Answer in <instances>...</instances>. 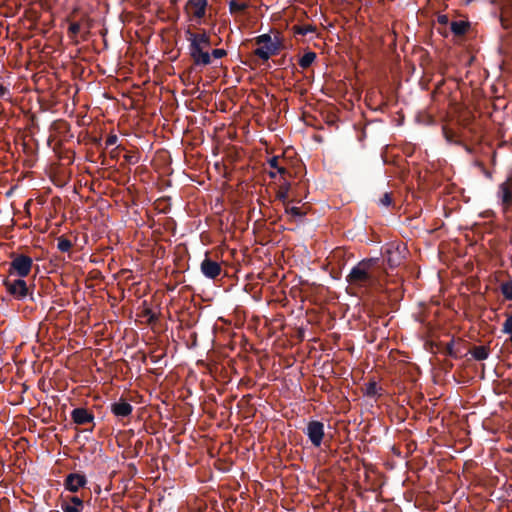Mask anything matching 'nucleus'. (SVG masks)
Listing matches in <instances>:
<instances>
[{"label": "nucleus", "mask_w": 512, "mask_h": 512, "mask_svg": "<svg viewBox=\"0 0 512 512\" xmlns=\"http://www.w3.org/2000/svg\"><path fill=\"white\" fill-rule=\"evenodd\" d=\"M377 258H367L358 262L346 276L348 284L368 290L380 285V269Z\"/></svg>", "instance_id": "nucleus-1"}, {"label": "nucleus", "mask_w": 512, "mask_h": 512, "mask_svg": "<svg viewBox=\"0 0 512 512\" xmlns=\"http://www.w3.org/2000/svg\"><path fill=\"white\" fill-rule=\"evenodd\" d=\"M186 40L189 43L188 53L194 65L207 66L211 64L210 49L211 37L206 31L200 33L192 32L190 29L185 31Z\"/></svg>", "instance_id": "nucleus-2"}, {"label": "nucleus", "mask_w": 512, "mask_h": 512, "mask_svg": "<svg viewBox=\"0 0 512 512\" xmlns=\"http://www.w3.org/2000/svg\"><path fill=\"white\" fill-rule=\"evenodd\" d=\"M256 44L259 46L255 49L254 53L263 61H268L269 58L279 51L280 42L279 40L272 39L269 34H262L255 38Z\"/></svg>", "instance_id": "nucleus-3"}, {"label": "nucleus", "mask_w": 512, "mask_h": 512, "mask_svg": "<svg viewBox=\"0 0 512 512\" xmlns=\"http://www.w3.org/2000/svg\"><path fill=\"white\" fill-rule=\"evenodd\" d=\"M33 265L32 258L26 255H18L13 258L9 267V276L24 278L29 275Z\"/></svg>", "instance_id": "nucleus-4"}, {"label": "nucleus", "mask_w": 512, "mask_h": 512, "mask_svg": "<svg viewBox=\"0 0 512 512\" xmlns=\"http://www.w3.org/2000/svg\"><path fill=\"white\" fill-rule=\"evenodd\" d=\"M497 198L502 211L508 213L512 208V177L498 186Z\"/></svg>", "instance_id": "nucleus-5"}, {"label": "nucleus", "mask_w": 512, "mask_h": 512, "mask_svg": "<svg viewBox=\"0 0 512 512\" xmlns=\"http://www.w3.org/2000/svg\"><path fill=\"white\" fill-rule=\"evenodd\" d=\"M305 434L314 447H320L324 438V425L320 421H310L307 424Z\"/></svg>", "instance_id": "nucleus-6"}, {"label": "nucleus", "mask_w": 512, "mask_h": 512, "mask_svg": "<svg viewBox=\"0 0 512 512\" xmlns=\"http://www.w3.org/2000/svg\"><path fill=\"white\" fill-rule=\"evenodd\" d=\"M4 285L7 291L16 299L22 300L28 296L29 289L23 278L15 280H5Z\"/></svg>", "instance_id": "nucleus-7"}, {"label": "nucleus", "mask_w": 512, "mask_h": 512, "mask_svg": "<svg viewBox=\"0 0 512 512\" xmlns=\"http://www.w3.org/2000/svg\"><path fill=\"white\" fill-rule=\"evenodd\" d=\"M207 6V0H189L184 9L188 16L196 19L198 23H201L200 20L206 15Z\"/></svg>", "instance_id": "nucleus-8"}, {"label": "nucleus", "mask_w": 512, "mask_h": 512, "mask_svg": "<svg viewBox=\"0 0 512 512\" xmlns=\"http://www.w3.org/2000/svg\"><path fill=\"white\" fill-rule=\"evenodd\" d=\"M201 272L204 276L210 279H215L221 273V266L218 262L211 260L208 257L201 262Z\"/></svg>", "instance_id": "nucleus-9"}, {"label": "nucleus", "mask_w": 512, "mask_h": 512, "mask_svg": "<svg viewBox=\"0 0 512 512\" xmlns=\"http://www.w3.org/2000/svg\"><path fill=\"white\" fill-rule=\"evenodd\" d=\"M87 484V479L84 475L78 473H71L65 479V488L71 492H77L80 488Z\"/></svg>", "instance_id": "nucleus-10"}, {"label": "nucleus", "mask_w": 512, "mask_h": 512, "mask_svg": "<svg viewBox=\"0 0 512 512\" xmlns=\"http://www.w3.org/2000/svg\"><path fill=\"white\" fill-rule=\"evenodd\" d=\"M71 418L78 425H85L94 420V416L85 408H76L71 412Z\"/></svg>", "instance_id": "nucleus-11"}, {"label": "nucleus", "mask_w": 512, "mask_h": 512, "mask_svg": "<svg viewBox=\"0 0 512 512\" xmlns=\"http://www.w3.org/2000/svg\"><path fill=\"white\" fill-rule=\"evenodd\" d=\"M111 411L116 417H127L132 411L133 407L127 401L120 399L118 402H115L111 405Z\"/></svg>", "instance_id": "nucleus-12"}, {"label": "nucleus", "mask_w": 512, "mask_h": 512, "mask_svg": "<svg viewBox=\"0 0 512 512\" xmlns=\"http://www.w3.org/2000/svg\"><path fill=\"white\" fill-rule=\"evenodd\" d=\"M61 508L63 512H82L84 505L79 497L73 496L70 499L64 500Z\"/></svg>", "instance_id": "nucleus-13"}, {"label": "nucleus", "mask_w": 512, "mask_h": 512, "mask_svg": "<svg viewBox=\"0 0 512 512\" xmlns=\"http://www.w3.org/2000/svg\"><path fill=\"white\" fill-rule=\"evenodd\" d=\"M386 254L387 262L390 267H396L400 265L403 257L401 255V251L399 250V246L387 249Z\"/></svg>", "instance_id": "nucleus-14"}, {"label": "nucleus", "mask_w": 512, "mask_h": 512, "mask_svg": "<svg viewBox=\"0 0 512 512\" xmlns=\"http://www.w3.org/2000/svg\"><path fill=\"white\" fill-rule=\"evenodd\" d=\"M450 28L455 35L460 36L467 32L469 24L465 21H453L450 25Z\"/></svg>", "instance_id": "nucleus-15"}, {"label": "nucleus", "mask_w": 512, "mask_h": 512, "mask_svg": "<svg viewBox=\"0 0 512 512\" xmlns=\"http://www.w3.org/2000/svg\"><path fill=\"white\" fill-rule=\"evenodd\" d=\"M316 59V53L312 51L306 52L300 59H299V66L303 69H307L312 65V63Z\"/></svg>", "instance_id": "nucleus-16"}, {"label": "nucleus", "mask_w": 512, "mask_h": 512, "mask_svg": "<svg viewBox=\"0 0 512 512\" xmlns=\"http://www.w3.org/2000/svg\"><path fill=\"white\" fill-rule=\"evenodd\" d=\"M471 354L474 357V359L481 361L488 358L489 350L485 346H476L471 351Z\"/></svg>", "instance_id": "nucleus-17"}, {"label": "nucleus", "mask_w": 512, "mask_h": 512, "mask_svg": "<svg viewBox=\"0 0 512 512\" xmlns=\"http://www.w3.org/2000/svg\"><path fill=\"white\" fill-rule=\"evenodd\" d=\"M285 212L291 218H301L306 214V212L302 211V209L300 207L289 206V205L285 206Z\"/></svg>", "instance_id": "nucleus-18"}, {"label": "nucleus", "mask_w": 512, "mask_h": 512, "mask_svg": "<svg viewBox=\"0 0 512 512\" xmlns=\"http://www.w3.org/2000/svg\"><path fill=\"white\" fill-rule=\"evenodd\" d=\"M289 188H290L289 183H285V184L281 185L279 190L277 191V195L276 196L283 203H285L287 198H288Z\"/></svg>", "instance_id": "nucleus-19"}, {"label": "nucleus", "mask_w": 512, "mask_h": 512, "mask_svg": "<svg viewBox=\"0 0 512 512\" xmlns=\"http://www.w3.org/2000/svg\"><path fill=\"white\" fill-rule=\"evenodd\" d=\"M500 288L505 299L512 300V281L502 283Z\"/></svg>", "instance_id": "nucleus-20"}, {"label": "nucleus", "mask_w": 512, "mask_h": 512, "mask_svg": "<svg viewBox=\"0 0 512 512\" xmlns=\"http://www.w3.org/2000/svg\"><path fill=\"white\" fill-rule=\"evenodd\" d=\"M72 247V243L69 239L60 237L58 239L57 248L61 252H68Z\"/></svg>", "instance_id": "nucleus-21"}, {"label": "nucleus", "mask_w": 512, "mask_h": 512, "mask_svg": "<svg viewBox=\"0 0 512 512\" xmlns=\"http://www.w3.org/2000/svg\"><path fill=\"white\" fill-rule=\"evenodd\" d=\"M278 162H279V158L276 157V156L272 157L268 161L270 167L276 169L277 173L285 174L286 173V169L284 167L279 166Z\"/></svg>", "instance_id": "nucleus-22"}, {"label": "nucleus", "mask_w": 512, "mask_h": 512, "mask_svg": "<svg viewBox=\"0 0 512 512\" xmlns=\"http://www.w3.org/2000/svg\"><path fill=\"white\" fill-rule=\"evenodd\" d=\"M295 32L301 35H307L309 33L315 32V27L312 25H304L295 27Z\"/></svg>", "instance_id": "nucleus-23"}, {"label": "nucleus", "mask_w": 512, "mask_h": 512, "mask_svg": "<svg viewBox=\"0 0 512 512\" xmlns=\"http://www.w3.org/2000/svg\"><path fill=\"white\" fill-rule=\"evenodd\" d=\"M502 332L512 336V315H508L502 326Z\"/></svg>", "instance_id": "nucleus-24"}, {"label": "nucleus", "mask_w": 512, "mask_h": 512, "mask_svg": "<svg viewBox=\"0 0 512 512\" xmlns=\"http://www.w3.org/2000/svg\"><path fill=\"white\" fill-rule=\"evenodd\" d=\"M366 395L368 396H375L378 394V387L375 382H370L366 385L365 388Z\"/></svg>", "instance_id": "nucleus-25"}, {"label": "nucleus", "mask_w": 512, "mask_h": 512, "mask_svg": "<svg viewBox=\"0 0 512 512\" xmlns=\"http://www.w3.org/2000/svg\"><path fill=\"white\" fill-rule=\"evenodd\" d=\"M245 8H246V4L245 3H240V2H236V1H231L230 2V10H231V12L243 11Z\"/></svg>", "instance_id": "nucleus-26"}, {"label": "nucleus", "mask_w": 512, "mask_h": 512, "mask_svg": "<svg viewBox=\"0 0 512 512\" xmlns=\"http://www.w3.org/2000/svg\"><path fill=\"white\" fill-rule=\"evenodd\" d=\"M392 203V198L389 193H385L380 199L379 204L388 207Z\"/></svg>", "instance_id": "nucleus-27"}, {"label": "nucleus", "mask_w": 512, "mask_h": 512, "mask_svg": "<svg viewBox=\"0 0 512 512\" xmlns=\"http://www.w3.org/2000/svg\"><path fill=\"white\" fill-rule=\"evenodd\" d=\"M226 55V51L224 49H213L210 53V57L213 56L216 59H220Z\"/></svg>", "instance_id": "nucleus-28"}, {"label": "nucleus", "mask_w": 512, "mask_h": 512, "mask_svg": "<svg viewBox=\"0 0 512 512\" xmlns=\"http://www.w3.org/2000/svg\"><path fill=\"white\" fill-rule=\"evenodd\" d=\"M117 140H118V137H117L116 134H110L106 138L105 144H106L107 147L113 146V145H115L117 143Z\"/></svg>", "instance_id": "nucleus-29"}, {"label": "nucleus", "mask_w": 512, "mask_h": 512, "mask_svg": "<svg viewBox=\"0 0 512 512\" xmlns=\"http://www.w3.org/2000/svg\"><path fill=\"white\" fill-rule=\"evenodd\" d=\"M80 30V25L78 23H72L69 26V31L73 34H77Z\"/></svg>", "instance_id": "nucleus-30"}, {"label": "nucleus", "mask_w": 512, "mask_h": 512, "mask_svg": "<svg viewBox=\"0 0 512 512\" xmlns=\"http://www.w3.org/2000/svg\"><path fill=\"white\" fill-rule=\"evenodd\" d=\"M8 93V89L0 84V97H4Z\"/></svg>", "instance_id": "nucleus-31"}, {"label": "nucleus", "mask_w": 512, "mask_h": 512, "mask_svg": "<svg viewBox=\"0 0 512 512\" xmlns=\"http://www.w3.org/2000/svg\"><path fill=\"white\" fill-rule=\"evenodd\" d=\"M438 20H439L440 23H447L448 18H447V16L443 15V16H440L438 18Z\"/></svg>", "instance_id": "nucleus-32"}, {"label": "nucleus", "mask_w": 512, "mask_h": 512, "mask_svg": "<svg viewBox=\"0 0 512 512\" xmlns=\"http://www.w3.org/2000/svg\"><path fill=\"white\" fill-rule=\"evenodd\" d=\"M276 174H277V172H269V176H270L271 178H275V177H276Z\"/></svg>", "instance_id": "nucleus-33"}, {"label": "nucleus", "mask_w": 512, "mask_h": 512, "mask_svg": "<svg viewBox=\"0 0 512 512\" xmlns=\"http://www.w3.org/2000/svg\"><path fill=\"white\" fill-rule=\"evenodd\" d=\"M179 0H170L173 5H176Z\"/></svg>", "instance_id": "nucleus-34"}]
</instances>
